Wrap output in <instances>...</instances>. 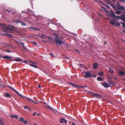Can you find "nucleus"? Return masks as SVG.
Wrapping results in <instances>:
<instances>
[{"instance_id": "nucleus-53", "label": "nucleus", "mask_w": 125, "mask_h": 125, "mask_svg": "<svg viewBox=\"0 0 125 125\" xmlns=\"http://www.w3.org/2000/svg\"><path fill=\"white\" fill-rule=\"evenodd\" d=\"M38 87L39 88H41V86L40 85V84H39L38 85Z\"/></svg>"}, {"instance_id": "nucleus-39", "label": "nucleus", "mask_w": 125, "mask_h": 125, "mask_svg": "<svg viewBox=\"0 0 125 125\" xmlns=\"http://www.w3.org/2000/svg\"><path fill=\"white\" fill-rule=\"evenodd\" d=\"M105 6L107 8H108L109 9H110V8H111L110 7V6H109L108 5H106Z\"/></svg>"}, {"instance_id": "nucleus-54", "label": "nucleus", "mask_w": 125, "mask_h": 125, "mask_svg": "<svg viewBox=\"0 0 125 125\" xmlns=\"http://www.w3.org/2000/svg\"><path fill=\"white\" fill-rule=\"evenodd\" d=\"M75 51L76 52H78V53H79L80 52L78 50H75Z\"/></svg>"}, {"instance_id": "nucleus-61", "label": "nucleus", "mask_w": 125, "mask_h": 125, "mask_svg": "<svg viewBox=\"0 0 125 125\" xmlns=\"http://www.w3.org/2000/svg\"><path fill=\"white\" fill-rule=\"evenodd\" d=\"M37 115H38V116H40V114H37Z\"/></svg>"}, {"instance_id": "nucleus-62", "label": "nucleus", "mask_w": 125, "mask_h": 125, "mask_svg": "<svg viewBox=\"0 0 125 125\" xmlns=\"http://www.w3.org/2000/svg\"><path fill=\"white\" fill-rule=\"evenodd\" d=\"M122 31L125 33V30L123 31Z\"/></svg>"}, {"instance_id": "nucleus-42", "label": "nucleus", "mask_w": 125, "mask_h": 125, "mask_svg": "<svg viewBox=\"0 0 125 125\" xmlns=\"http://www.w3.org/2000/svg\"><path fill=\"white\" fill-rule=\"evenodd\" d=\"M29 28H32L35 31H36V29L35 28H33L32 27H29Z\"/></svg>"}, {"instance_id": "nucleus-46", "label": "nucleus", "mask_w": 125, "mask_h": 125, "mask_svg": "<svg viewBox=\"0 0 125 125\" xmlns=\"http://www.w3.org/2000/svg\"><path fill=\"white\" fill-rule=\"evenodd\" d=\"M24 108L25 109H28V108H29L28 107V106H24Z\"/></svg>"}, {"instance_id": "nucleus-29", "label": "nucleus", "mask_w": 125, "mask_h": 125, "mask_svg": "<svg viewBox=\"0 0 125 125\" xmlns=\"http://www.w3.org/2000/svg\"><path fill=\"white\" fill-rule=\"evenodd\" d=\"M64 119L63 118H61L60 120V123H63V121H64Z\"/></svg>"}, {"instance_id": "nucleus-23", "label": "nucleus", "mask_w": 125, "mask_h": 125, "mask_svg": "<svg viewBox=\"0 0 125 125\" xmlns=\"http://www.w3.org/2000/svg\"><path fill=\"white\" fill-rule=\"evenodd\" d=\"M13 21L16 22L17 23H21L22 22V21H19V20H14Z\"/></svg>"}, {"instance_id": "nucleus-6", "label": "nucleus", "mask_w": 125, "mask_h": 125, "mask_svg": "<svg viewBox=\"0 0 125 125\" xmlns=\"http://www.w3.org/2000/svg\"><path fill=\"white\" fill-rule=\"evenodd\" d=\"M84 73L85 74L84 75V77L85 78H87L89 77H94L92 75L91 72L89 71L84 72Z\"/></svg>"}, {"instance_id": "nucleus-4", "label": "nucleus", "mask_w": 125, "mask_h": 125, "mask_svg": "<svg viewBox=\"0 0 125 125\" xmlns=\"http://www.w3.org/2000/svg\"><path fill=\"white\" fill-rule=\"evenodd\" d=\"M114 17L116 19L121 20L125 23V15H124L120 16H116L115 15V16H114Z\"/></svg>"}, {"instance_id": "nucleus-32", "label": "nucleus", "mask_w": 125, "mask_h": 125, "mask_svg": "<svg viewBox=\"0 0 125 125\" xmlns=\"http://www.w3.org/2000/svg\"><path fill=\"white\" fill-rule=\"evenodd\" d=\"M121 24L123 25V28L125 30V24L123 22H121Z\"/></svg>"}, {"instance_id": "nucleus-34", "label": "nucleus", "mask_w": 125, "mask_h": 125, "mask_svg": "<svg viewBox=\"0 0 125 125\" xmlns=\"http://www.w3.org/2000/svg\"><path fill=\"white\" fill-rule=\"evenodd\" d=\"M109 71L111 73H113V71L112 70H111L110 68H109Z\"/></svg>"}, {"instance_id": "nucleus-33", "label": "nucleus", "mask_w": 125, "mask_h": 125, "mask_svg": "<svg viewBox=\"0 0 125 125\" xmlns=\"http://www.w3.org/2000/svg\"><path fill=\"white\" fill-rule=\"evenodd\" d=\"M7 86L9 87L13 91H14V92H15V91H16V90L14 89L13 88H12V87H11L10 86Z\"/></svg>"}, {"instance_id": "nucleus-9", "label": "nucleus", "mask_w": 125, "mask_h": 125, "mask_svg": "<svg viewBox=\"0 0 125 125\" xmlns=\"http://www.w3.org/2000/svg\"><path fill=\"white\" fill-rule=\"evenodd\" d=\"M102 85L105 88H107L110 86V84H108L106 82L103 83Z\"/></svg>"}, {"instance_id": "nucleus-64", "label": "nucleus", "mask_w": 125, "mask_h": 125, "mask_svg": "<svg viewBox=\"0 0 125 125\" xmlns=\"http://www.w3.org/2000/svg\"><path fill=\"white\" fill-rule=\"evenodd\" d=\"M66 58L67 59H69V58L68 57H66Z\"/></svg>"}, {"instance_id": "nucleus-8", "label": "nucleus", "mask_w": 125, "mask_h": 125, "mask_svg": "<svg viewBox=\"0 0 125 125\" xmlns=\"http://www.w3.org/2000/svg\"><path fill=\"white\" fill-rule=\"evenodd\" d=\"M19 121L20 122H22L23 123L25 124H27L28 121H24L23 118L21 117L20 118L19 120Z\"/></svg>"}, {"instance_id": "nucleus-10", "label": "nucleus", "mask_w": 125, "mask_h": 125, "mask_svg": "<svg viewBox=\"0 0 125 125\" xmlns=\"http://www.w3.org/2000/svg\"><path fill=\"white\" fill-rule=\"evenodd\" d=\"M31 62L32 63H33L34 64H31L30 65L33 67L35 68H37L38 67V66H36V65H35V64H36V63L35 62H32V61H31Z\"/></svg>"}, {"instance_id": "nucleus-36", "label": "nucleus", "mask_w": 125, "mask_h": 125, "mask_svg": "<svg viewBox=\"0 0 125 125\" xmlns=\"http://www.w3.org/2000/svg\"><path fill=\"white\" fill-rule=\"evenodd\" d=\"M102 8V9H103L106 12L107 14H108L109 13H108V12L106 10V9L105 8H104V7H103V8Z\"/></svg>"}, {"instance_id": "nucleus-58", "label": "nucleus", "mask_w": 125, "mask_h": 125, "mask_svg": "<svg viewBox=\"0 0 125 125\" xmlns=\"http://www.w3.org/2000/svg\"><path fill=\"white\" fill-rule=\"evenodd\" d=\"M34 125H38L36 124L35 123H33Z\"/></svg>"}, {"instance_id": "nucleus-57", "label": "nucleus", "mask_w": 125, "mask_h": 125, "mask_svg": "<svg viewBox=\"0 0 125 125\" xmlns=\"http://www.w3.org/2000/svg\"><path fill=\"white\" fill-rule=\"evenodd\" d=\"M112 7L114 9H115V7L114 6H112Z\"/></svg>"}, {"instance_id": "nucleus-3", "label": "nucleus", "mask_w": 125, "mask_h": 125, "mask_svg": "<svg viewBox=\"0 0 125 125\" xmlns=\"http://www.w3.org/2000/svg\"><path fill=\"white\" fill-rule=\"evenodd\" d=\"M110 23L115 26H118L120 25L119 23L117 22L116 20L114 19L112 20H110Z\"/></svg>"}, {"instance_id": "nucleus-45", "label": "nucleus", "mask_w": 125, "mask_h": 125, "mask_svg": "<svg viewBox=\"0 0 125 125\" xmlns=\"http://www.w3.org/2000/svg\"><path fill=\"white\" fill-rule=\"evenodd\" d=\"M33 44L35 45L36 46H37V44L36 43V42H33Z\"/></svg>"}, {"instance_id": "nucleus-30", "label": "nucleus", "mask_w": 125, "mask_h": 125, "mask_svg": "<svg viewBox=\"0 0 125 125\" xmlns=\"http://www.w3.org/2000/svg\"><path fill=\"white\" fill-rule=\"evenodd\" d=\"M115 13L117 14H120L121 13V11H119L118 10L117 11H116V12Z\"/></svg>"}, {"instance_id": "nucleus-28", "label": "nucleus", "mask_w": 125, "mask_h": 125, "mask_svg": "<svg viewBox=\"0 0 125 125\" xmlns=\"http://www.w3.org/2000/svg\"><path fill=\"white\" fill-rule=\"evenodd\" d=\"M19 42L20 43H21V44L22 45V46H23V47L25 49H26V48H25L24 46V44L22 42H20V41H19Z\"/></svg>"}, {"instance_id": "nucleus-18", "label": "nucleus", "mask_w": 125, "mask_h": 125, "mask_svg": "<svg viewBox=\"0 0 125 125\" xmlns=\"http://www.w3.org/2000/svg\"><path fill=\"white\" fill-rule=\"evenodd\" d=\"M115 4L117 6V8H118L120 6V3L118 1L116 2Z\"/></svg>"}, {"instance_id": "nucleus-49", "label": "nucleus", "mask_w": 125, "mask_h": 125, "mask_svg": "<svg viewBox=\"0 0 125 125\" xmlns=\"http://www.w3.org/2000/svg\"><path fill=\"white\" fill-rule=\"evenodd\" d=\"M64 121L65 123L66 124L67 123V121L66 120H65V119H64Z\"/></svg>"}, {"instance_id": "nucleus-27", "label": "nucleus", "mask_w": 125, "mask_h": 125, "mask_svg": "<svg viewBox=\"0 0 125 125\" xmlns=\"http://www.w3.org/2000/svg\"><path fill=\"white\" fill-rule=\"evenodd\" d=\"M0 125H4L2 120L0 118Z\"/></svg>"}, {"instance_id": "nucleus-13", "label": "nucleus", "mask_w": 125, "mask_h": 125, "mask_svg": "<svg viewBox=\"0 0 125 125\" xmlns=\"http://www.w3.org/2000/svg\"><path fill=\"white\" fill-rule=\"evenodd\" d=\"M109 13L110 15H109L113 17H114V16H115V13L112 10H111V11L109 12Z\"/></svg>"}, {"instance_id": "nucleus-48", "label": "nucleus", "mask_w": 125, "mask_h": 125, "mask_svg": "<svg viewBox=\"0 0 125 125\" xmlns=\"http://www.w3.org/2000/svg\"><path fill=\"white\" fill-rule=\"evenodd\" d=\"M47 37L48 39H49V40L50 39L52 38H51V37H50V36H48L47 37Z\"/></svg>"}, {"instance_id": "nucleus-21", "label": "nucleus", "mask_w": 125, "mask_h": 125, "mask_svg": "<svg viewBox=\"0 0 125 125\" xmlns=\"http://www.w3.org/2000/svg\"><path fill=\"white\" fill-rule=\"evenodd\" d=\"M97 79L99 81H102L103 80V79L100 77H98Z\"/></svg>"}, {"instance_id": "nucleus-11", "label": "nucleus", "mask_w": 125, "mask_h": 125, "mask_svg": "<svg viewBox=\"0 0 125 125\" xmlns=\"http://www.w3.org/2000/svg\"><path fill=\"white\" fill-rule=\"evenodd\" d=\"M68 83L70 85L74 87L77 88L79 87V86L75 85L74 83Z\"/></svg>"}, {"instance_id": "nucleus-5", "label": "nucleus", "mask_w": 125, "mask_h": 125, "mask_svg": "<svg viewBox=\"0 0 125 125\" xmlns=\"http://www.w3.org/2000/svg\"><path fill=\"white\" fill-rule=\"evenodd\" d=\"M0 57L7 60H9L10 61H14V59H12L11 57L10 56H4L3 55L0 54Z\"/></svg>"}, {"instance_id": "nucleus-52", "label": "nucleus", "mask_w": 125, "mask_h": 125, "mask_svg": "<svg viewBox=\"0 0 125 125\" xmlns=\"http://www.w3.org/2000/svg\"><path fill=\"white\" fill-rule=\"evenodd\" d=\"M5 45V46H8V47H10V45H7L6 44Z\"/></svg>"}, {"instance_id": "nucleus-51", "label": "nucleus", "mask_w": 125, "mask_h": 125, "mask_svg": "<svg viewBox=\"0 0 125 125\" xmlns=\"http://www.w3.org/2000/svg\"><path fill=\"white\" fill-rule=\"evenodd\" d=\"M80 87L81 88H84V86H81Z\"/></svg>"}, {"instance_id": "nucleus-41", "label": "nucleus", "mask_w": 125, "mask_h": 125, "mask_svg": "<svg viewBox=\"0 0 125 125\" xmlns=\"http://www.w3.org/2000/svg\"><path fill=\"white\" fill-rule=\"evenodd\" d=\"M106 2L108 4H109L111 3V1L109 0H107Z\"/></svg>"}, {"instance_id": "nucleus-55", "label": "nucleus", "mask_w": 125, "mask_h": 125, "mask_svg": "<svg viewBox=\"0 0 125 125\" xmlns=\"http://www.w3.org/2000/svg\"><path fill=\"white\" fill-rule=\"evenodd\" d=\"M25 10H24V11H22V13H25Z\"/></svg>"}, {"instance_id": "nucleus-7", "label": "nucleus", "mask_w": 125, "mask_h": 125, "mask_svg": "<svg viewBox=\"0 0 125 125\" xmlns=\"http://www.w3.org/2000/svg\"><path fill=\"white\" fill-rule=\"evenodd\" d=\"M90 93L92 94L93 96L98 99H99L102 98L101 95L97 93H94L91 92H90Z\"/></svg>"}, {"instance_id": "nucleus-14", "label": "nucleus", "mask_w": 125, "mask_h": 125, "mask_svg": "<svg viewBox=\"0 0 125 125\" xmlns=\"http://www.w3.org/2000/svg\"><path fill=\"white\" fill-rule=\"evenodd\" d=\"M98 64L96 63H94L93 64V68L94 69H96L97 68V67L98 66Z\"/></svg>"}, {"instance_id": "nucleus-47", "label": "nucleus", "mask_w": 125, "mask_h": 125, "mask_svg": "<svg viewBox=\"0 0 125 125\" xmlns=\"http://www.w3.org/2000/svg\"><path fill=\"white\" fill-rule=\"evenodd\" d=\"M36 112H34V113H33V114H32V115H33V116H35V115H36Z\"/></svg>"}, {"instance_id": "nucleus-17", "label": "nucleus", "mask_w": 125, "mask_h": 125, "mask_svg": "<svg viewBox=\"0 0 125 125\" xmlns=\"http://www.w3.org/2000/svg\"><path fill=\"white\" fill-rule=\"evenodd\" d=\"M10 116L11 118H15L17 119L18 118V116L17 115H11Z\"/></svg>"}, {"instance_id": "nucleus-24", "label": "nucleus", "mask_w": 125, "mask_h": 125, "mask_svg": "<svg viewBox=\"0 0 125 125\" xmlns=\"http://www.w3.org/2000/svg\"><path fill=\"white\" fill-rule=\"evenodd\" d=\"M103 71H100L98 73V74L99 75H101L103 76Z\"/></svg>"}, {"instance_id": "nucleus-50", "label": "nucleus", "mask_w": 125, "mask_h": 125, "mask_svg": "<svg viewBox=\"0 0 125 125\" xmlns=\"http://www.w3.org/2000/svg\"><path fill=\"white\" fill-rule=\"evenodd\" d=\"M7 11L9 13H10V11H11L10 10H7Z\"/></svg>"}, {"instance_id": "nucleus-16", "label": "nucleus", "mask_w": 125, "mask_h": 125, "mask_svg": "<svg viewBox=\"0 0 125 125\" xmlns=\"http://www.w3.org/2000/svg\"><path fill=\"white\" fill-rule=\"evenodd\" d=\"M125 7L123 6H120L118 8H117V10H123L124 9Z\"/></svg>"}, {"instance_id": "nucleus-12", "label": "nucleus", "mask_w": 125, "mask_h": 125, "mask_svg": "<svg viewBox=\"0 0 125 125\" xmlns=\"http://www.w3.org/2000/svg\"><path fill=\"white\" fill-rule=\"evenodd\" d=\"M118 74L120 75H125V73L122 71H119Z\"/></svg>"}, {"instance_id": "nucleus-2", "label": "nucleus", "mask_w": 125, "mask_h": 125, "mask_svg": "<svg viewBox=\"0 0 125 125\" xmlns=\"http://www.w3.org/2000/svg\"><path fill=\"white\" fill-rule=\"evenodd\" d=\"M52 41H54L57 44H58L59 46H61V44L62 43V41L58 40V38L57 36L54 37L53 38H52L49 40V42L52 44L53 43Z\"/></svg>"}, {"instance_id": "nucleus-37", "label": "nucleus", "mask_w": 125, "mask_h": 125, "mask_svg": "<svg viewBox=\"0 0 125 125\" xmlns=\"http://www.w3.org/2000/svg\"><path fill=\"white\" fill-rule=\"evenodd\" d=\"M21 23H22L21 25V26L23 25L25 26L26 25V24L23 21H22V22Z\"/></svg>"}, {"instance_id": "nucleus-38", "label": "nucleus", "mask_w": 125, "mask_h": 125, "mask_svg": "<svg viewBox=\"0 0 125 125\" xmlns=\"http://www.w3.org/2000/svg\"><path fill=\"white\" fill-rule=\"evenodd\" d=\"M45 36L46 37L45 35H43L42 36H40V37L42 38H44Z\"/></svg>"}, {"instance_id": "nucleus-59", "label": "nucleus", "mask_w": 125, "mask_h": 125, "mask_svg": "<svg viewBox=\"0 0 125 125\" xmlns=\"http://www.w3.org/2000/svg\"><path fill=\"white\" fill-rule=\"evenodd\" d=\"M26 98L27 100H29V99L30 98L28 97H26Z\"/></svg>"}, {"instance_id": "nucleus-63", "label": "nucleus", "mask_w": 125, "mask_h": 125, "mask_svg": "<svg viewBox=\"0 0 125 125\" xmlns=\"http://www.w3.org/2000/svg\"><path fill=\"white\" fill-rule=\"evenodd\" d=\"M29 29H30L31 30H32L33 29L32 28H28Z\"/></svg>"}, {"instance_id": "nucleus-40", "label": "nucleus", "mask_w": 125, "mask_h": 125, "mask_svg": "<svg viewBox=\"0 0 125 125\" xmlns=\"http://www.w3.org/2000/svg\"><path fill=\"white\" fill-rule=\"evenodd\" d=\"M6 36H7L8 37H13V36L10 35L9 34H6Z\"/></svg>"}, {"instance_id": "nucleus-20", "label": "nucleus", "mask_w": 125, "mask_h": 125, "mask_svg": "<svg viewBox=\"0 0 125 125\" xmlns=\"http://www.w3.org/2000/svg\"><path fill=\"white\" fill-rule=\"evenodd\" d=\"M21 61V59L20 58H15L14 60V61H17V62H20Z\"/></svg>"}, {"instance_id": "nucleus-1", "label": "nucleus", "mask_w": 125, "mask_h": 125, "mask_svg": "<svg viewBox=\"0 0 125 125\" xmlns=\"http://www.w3.org/2000/svg\"><path fill=\"white\" fill-rule=\"evenodd\" d=\"M0 28L2 31L5 32L12 31L13 30V28L9 27L5 24H2L1 23H0Z\"/></svg>"}, {"instance_id": "nucleus-35", "label": "nucleus", "mask_w": 125, "mask_h": 125, "mask_svg": "<svg viewBox=\"0 0 125 125\" xmlns=\"http://www.w3.org/2000/svg\"><path fill=\"white\" fill-rule=\"evenodd\" d=\"M29 101L31 102H32L33 103L35 102V101H33L32 99L31 98H30L29 99Z\"/></svg>"}, {"instance_id": "nucleus-25", "label": "nucleus", "mask_w": 125, "mask_h": 125, "mask_svg": "<svg viewBox=\"0 0 125 125\" xmlns=\"http://www.w3.org/2000/svg\"><path fill=\"white\" fill-rule=\"evenodd\" d=\"M57 36L58 37V40H60V41H62V43L61 44V45L63 44H64V42H63V41L62 40H61V39H63V37H61L60 38H59V37H58V35H57V36Z\"/></svg>"}, {"instance_id": "nucleus-31", "label": "nucleus", "mask_w": 125, "mask_h": 125, "mask_svg": "<svg viewBox=\"0 0 125 125\" xmlns=\"http://www.w3.org/2000/svg\"><path fill=\"white\" fill-rule=\"evenodd\" d=\"M108 84H110V86H112L113 85V83L112 82H109Z\"/></svg>"}, {"instance_id": "nucleus-22", "label": "nucleus", "mask_w": 125, "mask_h": 125, "mask_svg": "<svg viewBox=\"0 0 125 125\" xmlns=\"http://www.w3.org/2000/svg\"><path fill=\"white\" fill-rule=\"evenodd\" d=\"M5 96L7 97H11V96L10 94H9L8 93H7L5 94Z\"/></svg>"}, {"instance_id": "nucleus-15", "label": "nucleus", "mask_w": 125, "mask_h": 125, "mask_svg": "<svg viewBox=\"0 0 125 125\" xmlns=\"http://www.w3.org/2000/svg\"><path fill=\"white\" fill-rule=\"evenodd\" d=\"M45 106L47 108L50 109L51 110L53 111L54 110V109L53 108H52L50 106L47 104H46V105H45Z\"/></svg>"}, {"instance_id": "nucleus-56", "label": "nucleus", "mask_w": 125, "mask_h": 125, "mask_svg": "<svg viewBox=\"0 0 125 125\" xmlns=\"http://www.w3.org/2000/svg\"><path fill=\"white\" fill-rule=\"evenodd\" d=\"M6 34H7L4 33V34H3L2 35H6Z\"/></svg>"}, {"instance_id": "nucleus-26", "label": "nucleus", "mask_w": 125, "mask_h": 125, "mask_svg": "<svg viewBox=\"0 0 125 125\" xmlns=\"http://www.w3.org/2000/svg\"><path fill=\"white\" fill-rule=\"evenodd\" d=\"M27 12L30 14H31V12H32V13L34 12V11H32L31 10L29 9H28Z\"/></svg>"}, {"instance_id": "nucleus-19", "label": "nucleus", "mask_w": 125, "mask_h": 125, "mask_svg": "<svg viewBox=\"0 0 125 125\" xmlns=\"http://www.w3.org/2000/svg\"><path fill=\"white\" fill-rule=\"evenodd\" d=\"M15 93H17L18 95H19L21 97H24L21 94H20L17 91H15Z\"/></svg>"}, {"instance_id": "nucleus-60", "label": "nucleus", "mask_w": 125, "mask_h": 125, "mask_svg": "<svg viewBox=\"0 0 125 125\" xmlns=\"http://www.w3.org/2000/svg\"><path fill=\"white\" fill-rule=\"evenodd\" d=\"M28 109L30 111H31V109H30V108H28Z\"/></svg>"}, {"instance_id": "nucleus-43", "label": "nucleus", "mask_w": 125, "mask_h": 125, "mask_svg": "<svg viewBox=\"0 0 125 125\" xmlns=\"http://www.w3.org/2000/svg\"><path fill=\"white\" fill-rule=\"evenodd\" d=\"M0 86H1L2 87L5 88L6 86L3 85H0Z\"/></svg>"}, {"instance_id": "nucleus-44", "label": "nucleus", "mask_w": 125, "mask_h": 125, "mask_svg": "<svg viewBox=\"0 0 125 125\" xmlns=\"http://www.w3.org/2000/svg\"><path fill=\"white\" fill-rule=\"evenodd\" d=\"M6 51L8 53H10L11 52V51L10 50H6Z\"/></svg>"}]
</instances>
